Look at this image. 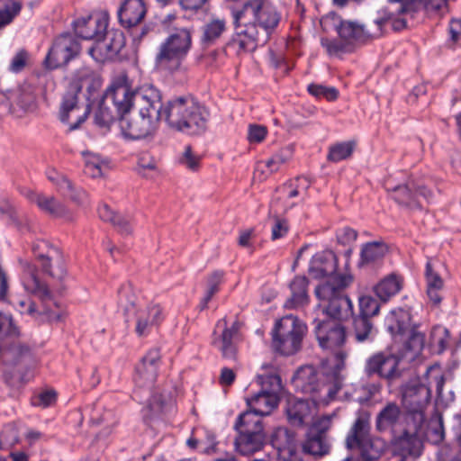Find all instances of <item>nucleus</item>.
Listing matches in <instances>:
<instances>
[{
    "label": "nucleus",
    "instance_id": "43",
    "mask_svg": "<svg viewBox=\"0 0 461 461\" xmlns=\"http://www.w3.org/2000/svg\"><path fill=\"white\" fill-rule=\"evenodd\" d=\"M401 417L402 411L396 403L390 402L386 404L376 416V429L380 432L393 430L399 423Z\"/></svg>",
    "mask_w": 461,
    "mask_h": 461
},
{
    "label": "nucleus",
    "instance_id": "12",
    "mask_svg": "<svg viewBox=\"0 0 461 461\" xmlns=\"http://www.w3.org/2000/svg\"><path fill=\"white\" fill-rule=\"evenodd\" d=\"M81 87L82 86L77 82L71 83L60 104L59 119L69 125L70 131L79 128L90 113L88 103H79L78 94Z\"/></svg>",
    "mask_w": 461,
    "mask_h": 461
},
{
    "label": "nucleus",
    "instance_id": "9",
    "mask_svg": "<svg viewBox=\"0 0 461 461\" xmlns=\"http://www.w3.org/2000/svg\"><path fill=\"white\" fill-rule=\"evenodd\" d=\"M192 47V32L176 29L159 45L155 62L158 68L171 73L185 70L183 62Z\"/></svg>",
    "mask_w": 461,
    "mask_h": 461
},
{
    "label": "nucleus",
    "instance_id": "63",
    "mask_svg": "<svg viewBox=\"0 0 461 461\" xmlns=\"http://www.w3.org/2000/svg\"><path fill=\"white\" fill-rule=\"evenodd\" d=\"M289 230L288 223L285 220L279 217H274V223L272 226L271 239L273 240L285 237Z\"/></svg>",
    "mask_w": 461,
    "mask_h": 461
},
{
    "label": "nucleus",
    "instance_id": "25",
    "mask_svg": "<svg viewBox=\"0 0 461 461\" xmlns=\"http://www.w3.org/2000/svg\"><path fill=\"white\" fill-rule=\"evenodd\" d=\"M160 364V353L158 349L149 350L137 365L134 382L139 387H151L156 381Z\"/></svg>",
    "mask_w": 461,
    "mask_h": 461
},
{
    "label": "nucleus",
    "instance_id": "50",
    "mask_svg": "<svg viewBox=\"0 0 461 461\" xmlns=\"http://www.w3.org/2000/svg\"><path fill=\"white\" fill-rule=\"evenodd\" d=\"M261 417V415H258L251 409H249L238 417L234 428L236 430H238V432H240L242 429H246L249 430L263 431Z\"/></svg>",
    "mask_w": 461,
    "mask_h": 461
},
{
    "label": "nucleus",
    "instance_id": "16",
    "mask_svg": "<svg viewBox=\"0 0 461 461\" xmlns=\"http://www.w3.org/2000/svg\"><path fill=\"white\" fill-rule=\"evenodd\" d=\"M430 399V391L416 379L409 381L402 387V405L409 413L414 415L418 423L424 421V411Z\"/></svg>",
    "mask_w": 461,
    "mask_h": 461
},
{
    "label": "nucleus",
    "instance_id": "13",
    "mask_svg": "<svg viewBox=\"0 0 461 461\" xmlns=\"http://www.w3.org/2000/svg\"><path fill=\"white\" fill-rule=\"evenodd\" d=\"M32 250L43 273L58 280L65 277L67 274L65 259L58 247L45 240H37L33 242Z\"/></svg>",
    "mask_w": 461,
    "mask_h": 461
},
{
    "label": "nucleus",
    "instance_id": "28",
    "mask_svg": "<svg viewBox=\"0 0 461 461\" xmlns=\"http://www.w3.org/2000/svg\"><path fill=\"white\" fill-rule=\"evenodd\" d=\"M336 270L337 257L330 250L316 253L312 257L309 267V274L316 279L334 276Z\"/></svg>",
    "mask_w": 461,
    "mask_h": 461
},
{
    "label": "nucleus",
    "instance_id": "31",
    "mask_svg": "<svg viewBox=\"0 0 461 461\" xmlns=\"http://www.w3.org/2000/svg\"><path fill=\"white\" fill-rule=\"evenodd\" d=\"M393 452L400 458L408 461L409 456L418 457L421 454L422 443L414 433L404 431L402 435L394 437L393 441Z\"/></svg>",
    "mask_w": 461,
    "mask_h": 461
},
{
    "label": "nucleus",
    "instance_id": "40",
    "mask_svg": "<svg viewBox=\"0 0 461 461\" xmlns=\"http://www.w3.org/2000/svg\"><path fill=\"white\" fill-rule=\"evenodd\" d=\"M388 331L399 340H402L406 334L412 330L411 325V316L409 312L403 310L398 312H392L386 320Z\"/></svg>",
    "mask_w": 461,
    "mask_h": 461
},
{
    "label": "nucleus",
    "instance_id": "18",
    "mask_svg": "<svg viewBox=\"0 0 461 461\" xmlns=\"http://www.w3.org/2000/svg\"><path fill=\"white\" fill-rule=\"evenodd\" d=\"M129 99L131 107L135 104L139 111L160 120L163 118V107L161 95L158 89L151 85H143L135 91L131 90L129 85Z\"/></svg>",
    "mask_w": 461,
    "mask_h": 461
},
{
    "label": "nucleus",
    "instance_id": "23",
    "mask_svg": "<svg viewBox=\"0 0 461 461\" xmlns=\"http://www.w3.org/2000/svg\"><path fill=\"white\" fill-rule=\"evenodd\" d=\"M315 334L320 346L325 349L340 347L346 340L345 328L336 320L314 321Z\"/></svg>",
    "mask_w": 461,
    "mask_h": 461
},
{
    "label": "nucleus",
    "instance_id": "54",
    "mask_svg": "<svg viewBox=\"0 0 461 461\" xmlns=\"http://www.w3.org/2000/svg\"><path fill=\"white\" fill-rule=\"evenodd\" d=\"M19 334V329L13 318L0 312V344L12 339H18Z\"/></svg>",
    "mask_w": 461,
    "mask_h": 461
},
{
    "label": "nucleus",
    "instance_id": "41",
    "mask_svg": "<svg viewBox=\"0 0 461 461\" xmlns=\"http://www.w3.org/2000/svg\"><path fill=\"white\" fill-rule=\"evenodd\" d=\"M403 279L395 274H390L374 286V292L380 301L386 303L402 288Z\"/></svg>",
    "mask_w": 461,
    "mask_h": 461
},
{
    "label": "nucleus",
    "instance_id": "19",
    "mask_svg": "<svg viewBox=\"0 0 461 461\" xmlns=\"http://www.w3.org/2000/svg\"><path fill=\"white\" fill-rule=\"evenodd\" d=\"M390 5L386 7L375 20L384 21L382 23L381 36L384 33V27L391 23L393 31H401L406 27V21L398 17L401 14H413L421 8L422 0H389Z\"/></svg>",
    "mask_w": 461,
    "mask_h": 461
},
{
    "label": "nucleus",
    "instance_id": "22",
    "mask_svg": "<svg viewBox=\"0 0 461 461\" xmlns=\"http://www.w3.org/2000/svg\"><path fill=\"white\" fill-rule=\"evenodd\" d=\"M158 119L147 115L146 113L139 111L133 116L123 114L120 120V127L124 137L131 140H139L152 134L158 126Z\"/></svg>",
    "mask_w": 461,
    "mask_h": 461
},
{
    "label": "nucleus",
    "instance_id": "32",
    "mask_svg": "<svg viewBox=\"0 0 461 461\" xmlns=\"http://www.w3.org/2000/svg\"><path fill=\"white\" fill-rule=\"evenodd\" d=\"M46 175L47 178L56 185L63 195L68 196L77 203H81L85 201L86 197V192L80 187L76 186L65 175L55 169H49Z\"/></svg>",
    "mask_w": 461,
    "mask_h": 461
},
{
    "label": "nucleus",
    "instance_id": "39",
    "mask_svg": "<svg viewBox=\"0 0 461 461\" xmlns=\"http://www.w3.org/2000/svg\"><path fill=\"white\" fill-rule=\"evenodd\" d=\"M425 278L427 283V294L429 301L434 305H439L442 301L441 292L444 287V281L430 261H428L426 264Z\"/></svg>",
    "mask_w": 461,
    "mask_h": 461
},
{
    "label": "nucleus",
    "instance_id": "57",
    "mask_svg": "<svg viewBox=\"0 0 461 461\" xmlns=\"http://www.w3.org/2000/svg\"><path fill=\"white\" fill-rule=\"evenodd\" d=\"M22 4L14 1L9 5H5L0 8V30L10 24L14 19L20 14Z\"/></svg>",
    "mask_w": 461,
    "mask_h": 461
},
{
    "label": "nucleus",
    "instance_id": "17",
    "mask_svg": "<svg viewBox=\"0 0 461 461\" xmlns=\"http://www.w3.org/2000/svg\"><path fill=\"white\" fill-rule=\"evenodd\" d=\"M239 330V321H234L230 327H228L226 318L219 320L216 323L212 345L221 352L224 359L235 360L237 357Z\"/></svg>",
    "mask_w": 461,
    "mask_h": 461
},
{
    "label": "nucleus",
    "instance_id": "55",
    "mask_svg": "<svg viewBox=\"0 0 461 461\" xmlns=\"http://www.w3.org/2000/svg\"><path fill=\"white\" fill-rule=\"evenodd\" d=\"M202 157L196 154L191 146L185 147L184 151L178 158L179 164L191 171H198L201 167Z\"/></svg>",
    "mask_w": 461,
    "mask_h": 461
},
{
    "label": "nucleus",
    "instance_id": "2",
    "mask_svg": "<svg viewBox=\"0 0 461 461\" xmlns=\"http://www.w3.org/2000/svg\"><path fill=\"white\" fill-rule=\"evenodd\" d=\"M21 264L23 266L21 280L24 289L36 295L41 303L36 304L30 298H17L12 302L16 310L21 314L28 315L34 320L59 318V314L57 311L59 304L48 285L41 280L37 267L27 261H22Z\"/></svg>",
    "mask_w": 461,
    "mask_h": 461
},
{
    "label": "nucleus",
    "instance_id": "49",
    "mask_svg": "<svg viewBox=\"0 0 461 461\" xmlns=\"http://www.w3.org/2000/svg\"><path fill=\"white\" fill-rule=\"evenodd\" d=\"M404 338L407 339L404 342V354L406 356L409 355V357L413 359L421 353L424 348V334L417 330L416 328H413L410 330V332Z\"/></svg>",
    "mask_w": 461,
    "mask_h": 461
},
{
    "label": "nucleus",
    "instance_id": "53",
    "mask_svg": "<svg viewBox=\"0 0 461 461\" xmlns=\"http://www.w3.org/2000/svg\"><path fill=\"white\" fill-rule=\"evenodd\" d=\"M359 314L357 316L371 319L380 312L379 302L371 295L364 294L358 298Z\"/></svg>",
    "mask_w": 461,
    "mask_h": 461
},
{
    "label": "nucleus",
    "instance_id": "30",
    "mask_svg": "<svg viewBox=\"0 0 461 461\" xmlns=\"http://www.w3.org/2000/svg\"><path fill=\"white\" fill-rule=\"evenodd\" d=\"M25 196L30 202L35 203L41 212L51 217L60 218L67 215L66 206L53 195H46L42 193L29 190Z\"/></svg>",
    "mask_w": 461,
    "mask_h": 461
},
{
    "label": "nucleus",
    "instance_id": "45",
    "mask_svg": "<svg viewBox=\"0 0 461 461\" xmlns=\"http://www.w3.org/2000/svg\"><path fill=\"white\" fill-rule=\"evenodd\" d=\"M279 400V396L258 392L253 397L247 399V404L258 415L267 416L277 407Z\"/></svg>",
    "mask_w": 461,
    "mask_h": 461
},
{
    "label": "nucleus",
    "instance_id": "60",
    "mask_svg": "<svg viewBox=\"0 0 461 461\" xmlns=\"http://www.w3.org/2000/svg\"><path fill=\"white\" fill-rule=\"evenodd\" d=\"M308 92L317 98L323 97L328 101H334L339 96V91L335 87L318 84H310L308 86Z\"/></svg>",
    "mask_w": 461,
    "mask_h": 461
},
{
    "label": "nucleus",
    "instance_id": "33",
    "mask_svg": "<svg viewBox=\"0 0 461 461\" xmlns=\"http://www.w3.org/2000/svg\"><path fill=\"white\" fill-rule=\"evenodd\" d=\"M266 440L264 431L242 429L235 440L236 449L243 456H249L262 449Z\"/></svg>",
    "mask_w": 461,
    "mask_h": 461
},
{
    "label": "nucleus",
    "instance_id": "37",
    "mask_svg": "<svg viewBox=\"0 0 461 461\" xmlns=\"http://www.w3.org/2000/svg\"><path fill=\"white\" fill-rule=\"evenodd\" d=\"M244 30L239 32L237 38L233 39L230 46L240 51H251L254 50L258 44H264L262 42V35L258 29L252 25L244 26Z\"/></svg>",
    "mask_w": 461,
    "mask_h": 461
},
{
    "label": "nucleus",
    "instance_id": "44",
    "mask_svg": "<svg viewBox=\"0 0 461 461\" xmlns=\"http://www.w3.org/2000/svg\"><path fill=\"white\" fill-rule=\"evenodd\" d=\"M351 336L357 343H371L376 336V330L371 320L353 316Z\"/></svg>",
    "mask_w": 461,
    "mask_h": 461
},
{
    "label": "nucleus",
    "instance_id": "11",
    "mask_svg": "<svg viewBox=\"0 0 461 461\" xmlns=\"http://www.w3.org/2000/svg\"><path fill=\"white\" fill-rule=\"evenodd\" d=\"M306 325L294 315L281 318L273 330V348L285 356L298 352L306 333Z\"/></svg>",
    "mask_w": 461,
    "mask_h": 461
},
{
    "label": "nucleus",
    "instance_id": "5",
    "mask_svg": "<svg viewBox=\"0 0 461 461\" xmlns=\"http://www.w3.org/2000/svg\"><path fill=\"white\" fill-rule=\"evenodd\" d=\"M118 304L126 323L134 321V331L138 337H147L164 319L162 307L151 302L142 304L131 285H123L119 290Z\"/></svg>",
    "mask_w": 461,
    "mask_h": 461
},
{
    "label": "nucleus",
    "instance_id": "1",
    "mask_svg": "<svg viewBox=\"0 0 461 461\" xmlns=\"http://www.w3.org/2000/svg\"><path fill=\"white\" fill-rule=\"evenodd\" d=\"M347 353L339 350L336 353L338 362L334 366H322L320 371L312 366H304L297 369L292 382L296 390L312 395L315 403L328 404L333 400L342 386L340 369Z\"/></svg>",
    "mask_w": 461,
    "mask_h": 461
},
{
    "label": "nucleus",
    "instance_id": "56",
    "mask_svg": "<svg viewBox=\"0 0 461 461\" xmlns=\"http://www.w3.org/2000/svg\"><path fill=\"white\" fill-rule=\"evenodd\" d=\"M223 273L221 271H214L208 278V288L205 296L202 299L200 303L201 310L207 308L208 303L212 296L218 292L219 285L221 282Z\"/></svg>",
    "mask_w": 461,
    "mask_h": 461
},
{
    "label": "nucleus",
    "instance_id": "15",
    "mask_svg": "<svg viewBox=\"0 0 461 461\" xmlns=\"http://www.w3.org/2000/svg\"><path fill=\"white\" fill-rule=\"evenodd\" d=\"M80 51L81 46L76 37L71 33H62L54 40L44 65L49 69L58 68L78 57Z\"/></svg>",
    "mask_w": 461,
    "mask_h": 461
},
{
    "label": "nucleus",
    "instance_id": "38",
    "mask_svg": "<svg viewBox=\"0 0 461 461\" xmlns=\"http://www.w3.org/2000/svg\"><path fill=\"white\" fill-rule=\"evenodd\" d=\"M308 284L305 276H295L290 284L291 296L285 303L287 309H295L308 303Z\"/></svg>",
    "mask_w": 461,
    "mask_h": 461
},
{
    "label": "nucleus",
    "instance_id": "52",
    "mask_svg": "<svg viewBox=\"0 0 461 461\" xmlns=\"http://www.w3.org/2000/svg\"><path fill=\"white\" fill-rule=\"evenodd\" d=\"M355 149L354 141L339 142L330 147L327 158L331 162H339L348 158Z\"/></svg>",
    "mask_w": 461,
    "mask_h": 461
},
{
    "label": "nucleus",
    "instance_id": "46",
    "mask_svg": "<svg viewBox=\"0 0 461 461\" xmlns=\"http://www.w3.org/2000/svg\"><path fill=\"white\" fill-rule=\"evenodd\" d=\"M227 23L224 19L213 18L202 27L201 43L203 47L215 44L226 32Z\"/></svg>",
    "mask_w": 461,
    "mask_h": 461
},
{
    "label": "nucleus",
    "instance_id": "34",
    "mask_svg": "<svg viewBox=\"0 0 461 461\" xmlns=\"http://www.w3.org/2000/svg\"><path fill=\"white\" fill-rule=\"evenodd\" d=\"M391 194V197L402 206L416 207L419 205L418 196L421 195L425 198L430 196V191L425 187H418L415 192L412 191L411 184L396 185L387 188Z\"/></svg>",
    "mask_w": 461,
    "mask_h": 461
},
{
    "label": "nucleus",
    "instance_id": "4",
    "mask_svg": "<svg viewBox=\"0 0 461 461\" xmlns=\"http://www.w3.org/2000/svg\"><path fill=\"white\" fill-rule=\"evenodd\" d=\"M384 19L374 20L370 24H361L353 21L341 20L336 14L327 16L321 21V23L326 24L331 21L339 40H322L321 45L330 55H339L352 51L357 44L365 43L371 39L381 37L380 26Z\"/></svg>",
    "mask_w": 461,
    "mask_h": 461
},
{
    "label": "nucleus",
    "instance_id": "48",
    "mask_svg": "<svg viewBox=\"0 0 461 461\" xmlns=\"http://www.w3.org/2000/svg\"><path fill=\"white\" fill-rule=\"evenodd\" d=\"M325 311L332 320L336 321L347 320L354 316L353 303L345 293L327 304Z\"/></svg>",
    "mask_w": 461,
    "mask_h": 461
},
{
    "label": "nucleus",
    "instance_id": "42",
    "mask_svg": "<svg viewBox=\"0 0 461 461\" xmlns=\"http://www.w3.org/2000/svg\"><path fill=\"white\" fill-rule=\"evenodd\" d=\"M421 384L425 385L430 393L435 388L437 399H443V386L445 384V375L441 366L438 364L429 366L425 374L416 378Z\"/></svg>",
    "mask_w": 461,
    "mask_h": 461
},
{
    "label": "nucleus",
    "instance_id": "58",
    "mask_svg": "<svg viewBox=\"0 0 461 461\" xmlns=\"http://www.w3.org/2000/svg\"><path fill=\"white\" fill-rule=\"evenodd\" d=\"M292 153V149L289 147L284 148L268 158L265 162V167L269 169L270 173L276 172L283 164L291 158Z\"/></svg>",
    "mask_w": 461,
    "mask_h": 461
},
{
    "label": "nucleus",
    "instance_id": "29",
    "mask_svg": "<svg viewBox=\"0 0 461 461\" xmlns=\"http://www.w3.org/2000/svg\"><path fill=\"white\" fill-rule=\"evenodd\" d=\"M270 442L285 460L292 458L296 454L295 435L286 428H276L271 434Z\"/></svg>",
    "mask_w": 461,
    "mask_h": 461
},
{
    "label": "nucleus",
    "instance_id": "61",
    "mask_svg": "<svg viewBox=\"0 0 461 461\" xmlns=\"http://www.w3.org/2000/svg\"><path fill=\"white\" fill-rule=\"evenodd\" d=\"M336 238L339 243L348 246L357 240V232L350 227H343L337 230Z\"/></svg>",
    "mask_w": 461,
    "mask_h": 461
},
{
    "label": "nucleus",
    "instance_id": "51",
    "mask_svg": "<svg viewBox=\"0 0 461 461\" xmlns=\"http://www.w3.org/2000/svg\"><path fill=\"white\" fill-rule=\"evenodd\" d=\"M108 169V162L100 156L88 153L86 156L85 173L93 177H100L104 175Z\"/></svg>",
    "mask_w": 461,
    "mask_h": 461
},
{
    "label": "nucleus",
    "instance_id": "6",
    "mask_svg": "<svg viewBox=\"0 0 461 461\" xmlns=\"http://www.w3.org/2000/svg\"><path fill=\"white\" fill-rule=\"evenodd\" d=\"M0 364L5 382L15 386L29 380L28 374L35 367L36 359L30 345L12 339L0 344Z\"/></svg>",
    "mask_w": 461,
    "mask_h": 461
},
{
    "label": "nucleus",
    "instance_id": "36",
    "mask_svg": "<svg viewBox=\"0 0 461 461\" xmlns=\"http://www.w3.org/2000/svg\"><path fill=\"white\" fill-rule=\"evenodd\" d=\"M286 415L293 426L302 427L312 416L310 403L302 399H289L286 406Z\"/></svg>",
    "mask_w": 461,
    "mask_h": 461
},
{
    "label": "nucleus",
    "instance_id": "8",
    "mask_svg": "<svg viewBox=\"0 0 461 461\" xmlns=\"http://www.w3.org/2000/svg\"><path fill=\"white\" fill-rule=\"evenodd\" d=\"M237 26H249L262 30V42H267L281 21V13L270 0H246L242 8L234 11Z\"/></svg>",
    "mask_w": 461,
    "mask_h": 461
},
{
    "label": "nucleus",
    "instance_id": "3",
    "mask_svg": "<svg viewBox=\"0 0 461 461\" xmlns=\"http://www.w3.org/2000/svg\"><path fill=\"white\" fill-rule=\"evenodd\" d=\"M209 111L192 95L177 96L163 107V118L167 125L179 131L199 134L206 129Z\"/></svg>",
    "mask_w": 461,
    "mask_h": 461
},
{
    "label": "nucleus",
    "instance_id": "14",
    "mask_svg": "<svg viewBox=\"0 0 461 461\" xmlns=\"http://www.w3.org/2000/svg\"><path fill=\"white\" fill-rule=\"evenodd\" d=\"M335 414L324 415L316 419L309 427L306 438L303 443L305 453L316 456H323L330 450L328 432L332 427Z\"/></svg>",
    "mask_w": 461,
    "mask_h": 461
},
{
    "label": "nucleus",
    "instance_id": "64",
    "mask_svg": "<svg viewBox=\"0 0 461 461\" xmlns=\"http://www.w3.org/2000/svg\"><path fill=\"white\" fill-rule=\"evenodd\" d=\"M267 133V130L265 126L258 124L249 125L248 140L250 143H259L265 140Z\"/></svg>",
    "mask_w": 461,
    "mask_h": 461
},
{
    "label": "nucleus",
    "instance_id": "27",
    "mask_svg": "<svg viewBox=\"0 0 461 461\" xmlns=\"http://www.w3.org/2000/svg\"><path fill=\"white\" fill-rule=\"evenodd\" d=\"M147 14L144 0H123L117 14L119 23L124 28H133L141 23Z\"/></svg>",
    "mask_w": 461,
    "mask_h": 461
},
{
    "label": "nucleus",
    "instance_id": "26",
    "mask_svg": "<svg viewBox=\"0 0 461 461\" xmlns=\"http://www.w3.org/2000/svg\"><path fill=\"white\" fill-rule=\"evenodd\" d=\"M351 283L352 276L348 275L330 276L315 287L314 293L320 301L329 304L343 294Z\"/></svg>",
    "mask_w": 461,
    "mask_h": 461
},
{
    "label": "nucleus",
    "instance_id": "47",
    "mask_svg": "<svg viewBox=\"0 0 461 461\" xmlns=\"http://www.w3.org/2000/svg\"><path fill=\"white\" fill-rule=\"evenodd\" d=\"M388 251L387 245L383 241L367 242L362 246L359 266H369L381 261Z\"/></svg>",
    "mask_w": 461,
    "mask_h": 461
},
{
    "label": "nucleus",
    "instance_id": "24",
    "mask_svg": "<svg viewBox=\"0 0 461 461\" xmlns=\"http://www.w3.org/2000/svg\"><path fill=\"white\" fill-rule=\"evenodd\" d=\"M77 35L84 40H102L108 27V17L104 14H93L74 21Z\"/></svg>",
    "mask_w": 461,
    "mask_h": 461
},
{
    "label": "nucleus",
    "instance_id": "20",
    "mask_svg": "<svg viewBox=\"0 0 461 461\" xmlns=\"http://www.w3.org/2000/svg\"><path fill=\"white\" fill-rule=\"evenodd\" d=\"M400 359L394 355L376 353L366 361L364 372L367 377L375 375L387 381H393L401 375L398 368Z\"/></svg>",
    "mask_w": 461,
    "mask_h": 461
},
{
    "label": "nucleus",
    "instance_id": "62",
    "mask_svg": "<svg viewBox=\"0 0 461 461\" xmlns=\"http://www.w3.org/2000/svg\"><path fill=\"white\" fill-rule=\"evenodd\" d=\"M57 393L53 390L45 391L39 393L32 399V404L35 406H41L42 408H46L50 406L52 403L56 402Z\"/></svg>",
    "mask_w": 461,
    "mask_h": 461
},
{
    "label": "nucleus",
    "instance_id": "59",
    "mask_svg": "<svg viewBox=\"0 0 461 461\" xmlns=\"http://www.w3.org/2000/svg\"><path fill=\"white\" fill-rule=\"evenodd\" d=\"M261 379L262 389L260 392L280 397V393L282 392L283 386L279 375H269L262 376Z\"/></svg>",
    "mask_w": 461,
    "mask_h": 461
},
{
    "label": "nucleus",
    "instance_id": "7",
    "mask_svg": "<svg viewBox=\"0 0 461 461\" xmlns=\"http://www.w3.org/2000/svg\"><path fill=\"white\" fill-rule=\"evenodd\" d=\"M130 110L129 78L126 73L122 72L113 78L104 94L94 120L96 125L109 128L116 119H121Z\"/></svg>",
    "mask_w": 461,
    "mask_h": 461
},
{
    "label": "nucleus",
    "instance_id": "21",
    "mask_svg": "<svg viewBox=\"0 0 461 461\" xmlns=\"http://www.w3.org/2000/svg\"><path fill=\"white\" fill-rule=\"evenodd\" d=\"M125 46V37L119 30L107 31L102 40H98L88 50L89 55L98 62L114 59Z\"/></svg>",
    "mask_w": 461,
    "mask_h": 461
},
{
    "label": "nucleus",
    "instance_id": "35",
    "mask_svg": "<svg viewBox=\"0 0 461 461\" xmlns=\"http://www.w3.org/2000/svg\"><path fill=\"white\" fill-rule=\"evenodd\" d=\"M98 214L102 221L110 222L121 235L129 236L132 233L131 218L113 212L108 204H101Z\"/></svg>",
    "mask_w": 461,
    "mask_h": 461
},
{
    "label": "nucleus",
    "instance_id": "10",
    "mask_svg": "<svg viewBox=\"0 0 461 461\" xmlns=\"http://www.w3.org/2000/svg\"><path fill=\"white\" fill-rule=\"evenodd\" d=\"M370 419L361 414L355 420L347 438L346 447L348 449L357 448L365 461L377 460L385 450V442L370 435Z\"/></svg>",
    "mask_w": 461,
    "mask_h": 461
}]
</instances>
